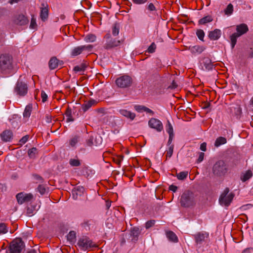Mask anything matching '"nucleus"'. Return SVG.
<instances>
[{
    "label": "nucleus",
    "mask_w": 253,
    "mask_h": 253,
    "mask_svg": "<svg viewBox=\"0 0 253 253\" xmlns=\"http://www.w3.org/2000/svg\"><path fill=\"white\" fill-rule=\"evenodd\" d=\"M135 108L136 110H137L139 112L143 111L146 112L148 113H150L151 114H154V112H153L152 110H151V109H149L148 108L143 106H140V105L135 106Z\"/></svg>",
    "instance_id": "nucleus-30"
},
{
    "label": "nucleus",
    "mask_w": 253,
    "mask_h": 253,
    "mask_svg": "<svg viewBox=\"0 0 253 253\" xmlns=\"http://www.w3.org/2000/svg\"><path fill=\"white\" fill-rule=\"evenodd\" d=\"M86 67V64L84 63H83L79 65L75 66L74 68V71L76 73L84 72Z\"/></svg>",
    "instance_id": "nucleus-28"
},
{
    "label": "nucleus",
    "mask_w": 253,
    "mask_h": 253,
    "mask_svg": "<svg viewBox=\"0 0 253 253\" xmlns=\"http://www.w3.org/2000/svg\"><path fill=\"white\" fill-rule=\"evenodd\" d=\"M70 165L72 167H78L81 165V163L78 159H71L69 161Z\"/></svg>",
    "instance_id": "nucleus-42"
},
{
    "label": "nucleus",
    "mask_w": 253,
    "mask_h": 253,
    "mask_svg": "<svg viewBox=\"0 0 253 253\" xmlns=\"http://www.w3.org/2000/svg\"><path fill=\"white\" fill-rule=\"evenodd\" d=\"M79 138V137L78 136H75L74 137H73L72 138H71L70 141V144L72 146H74L76 144V143L78 142Z\"/></svg>",
    "instance_id": "nucleus-48"
},
{
    "label": "nucleus",
    "mask_w": 253,
    "mask_h": 253,
    "mask_svg": "<svg viewBox=\"0 0 253 253\" xmlns=\"http://www.w3.org/2000/svg\"><path fill=\"white\" fill-rule=\"evenodd\" d=\"M169 189L173 192H175L177 189V187L173 185H170L169 187Z\"/></svg>",
    "instance_id": "nucleus-63"
},
{
    "label": "nucleus",
    "mask_w": 253,
    "mask_h": 253,
    "mask_svg": "<svg viewBox=\"0 0 253 253\" xmlns=\"http://www.w3.org/2000/svg\"><path fill=\"white\" fill-rule=\"evenodd\" d=\"M156 48V45L154 42H153L148 48L147 52L150 53H152L155 52Z\"/></svg>",
    "instance_id": "nucleus-46"
},
{
    "label": "nucleus",
    "mask_w": 253,
    "mask_h": 253,
    "mask_svg": "<svg viewBox=\"0 0 253 253\" xmlns=\"http://www.w3.org/2000/svg\"><path fill=\"white\" fill-rule=\"evenodd\" d=\"M167 131L169 135H174L173 129L172 125L170 124L169 121L167 122Z\"/></svg>",
    "instance_id": "nucleus-40"
},
{
    "label": "nucleus",
    "mask_w": 253,
    "mask_h": 253,
    "mask_svg": "<svg viewBox=\"0 0 253 253\" xmlns=\"http://www.w3.org/2000/svg\"><path fill=\"white\" fill-rule=\"evenodd\" d=\"M96 37L93 34H88L86 36L84 41L86 42H94L96 40Z\"/></svg>",
    "instance_id": "nucleus-39"
},
{
    "label": "nucleus",
    "mask_w": 253,
    "mask_h": 253,
    "mask_svg": "<svg viewBox=\"0 0 253 253\" xmlns=\"http://www.w3.org/2000/svg\"><path fill=\"white\" fill-rule=\"evenodd\" d=\"M38 153V150L37 148L33 147L28 151V155L31 158H34L35 157L36 155Z\"/></svg>",
    "instance_id": "nucleus-41"
},
{
    "label": "nucleus",
    "mask_w": 253,
    "mask_h": 253,
    "mask_svg": "<svg viewBox=\"0 0 253 253\" xmlns=\"http://www.w3.org/2000/svg\"><path fill=\"white\" fill-rule=\"evenodd\" d=\"M166 235L169 240L173 242H177L178 238L175 234L172 231H169L166 232Z\"/></svg>",
    "instance_id": "nucleus-23"
},
{
    "label": "nucleus",
    "mask_w": 253,
    "mask_h": 253,
    "mask_svg": "<svg viewBox=\"0 0 253 253\" xmlns=\"http://www.w3.org/2000/svg\"><path fill=\"white\" fill-rule=\"evenodd\" d=\"M204 153L203 152H201L199 154V158L197 160L198 162V163L201 162L204 159Z\"/></svg>",
    "instance_id": "nucleus-59"
},
{
    "label": "nucleus",
    "mask_w": 253,
    "mask_h": 253,
    "mask_svg": "<svg viewBox=\"0 0 253 253\" xmlns=\"http://www.w3.org/2000/svg\"><path fill=\"white\" fill-rule=\"evenodd\" d=\"M0 137L4 142L10 141L13 138V133L10 130H5L0 134Z\"/></svg>",
    "instance_id": "nucleus-16"
},
{
    "label": "nucleus",
    "mask_w": 253,
    "mask_h": 253,
    "mask_svg": "<svg viewBox=\"0 0 253 253\" xmlns=\"http://www.w3.org/2000/svg\"><path fill=\"white\" fill-rule=\"evenodd\" d=\"M83 52L82 46H79L75 47L71 52V55L75 56L80 54Z\"/></svg>",
    "instance_id": "nucleus-35"
},
{
    "label": "nucleus",
    "mask_w": 253,
    "mask_h": 253,
    "mask_svg": "<svg viewBox=\"0 0 253 253\" xmlns=\"http://www.w3.org/2000/svg\"><path fill=\"white\" fill-rule=\"evenodd\" d=\"M221 32L219 29H215L213 31H210L209 33L208 37L211 40H217L221 36Z\"/></svg>",
    "instance_id": "nucleus-19"
},
{
    "label": "nucleus",
    "mask_w": 253,
    "mask_h": 253,
    "mask_svg": "<svg viewBox=\"0 0 253 253\" xmlns=\"http://www.w3.org/2000/svg\"><path fill=\"white\" fill-rule=\"evenodd\" d=\"M207 144L205 142L202 143L200 145V149L203 151H206Z\"/></svg>",
    "instance_id": "nucleus-60"
},
{
    "label": "nucleus",
    "mask_w": 253,
    "mask_h": 253,
    "mask_svg": "<svg viewBox=\"0 0 253 253\" xmlns=\"http://www.w3.org/2000/svg\"><path fill=\"white\" fill-rule=\"evenodd\" d=\"M236 31L237 35L240 37L246 34L249 31V28L247 24L243 23L236 26Z\"/></svg>",
    "instance_id": "nucleus-18"
},
{
    "label": "nucleus",
    "mask_w": 253,
    "mask_h": 253,
    "mask_svg": "<svg viewBox=\"0 0 253 253\" xmlns=\"http://www.w3.org/2000/svg\"><path fill=\"white\" fill-rule=\"evenodd\" d=\"M228 171V167L225 163L222 160L216 162L212 168V171L214 174L217 176L224 175Z\"/></svg>",
    "instance_id": "nucleus-3"
},
{
    "label": "nucleus",
    "mask_w": 253,
    "mask_h": 253,
    "mask_svg": "<svg viewBox=\"0 0 253 253\" xmlns=\"http://www.w3.org/2000/svg\"><path fill=\"white\" fill-rule=\"evenodd\" d=\"M140 233L141 230L139 228L136 227L132 228L130 231V235L132 237V240L134 241H136Z\"/></svg>",
    "instance_id": "nucleus-20"
},
{
    "label": "nucleus",
    "mask_w": 253,
    "mask_h": 253,
    "mask_svg": "<svg viewBox=\"0 0 253 253\" xmlns=\"http://www.w3.org/2000/svg\"><path fill=\"white\" fill-rule=\"evenodd\" d=\"M195 239L197 244H202L209 236V234L204 232H200L195 235Z\"/></svg>",
    "instance_id": "nucleus-17"
},
{
    "label": "nucleus",
    "mask_w": 253,
    "mask_h": 253,
    "mask_svg": "<svg viewBox=\"0 0 253 253\" xmlns=\"http://www.w3.org/2000/svg\"><path fill=\"white\" fill-rule=\"evenodd\" d=\"M65 115L67 118V122H73L74 121V119L73 118L72 116V110L70 107H68L66 111L65 112Z\"/></svg>",
    "instance_id": "nucleus-33"
},
{
    "label": "nucleus",
    "mask_w": 253,
    "mask_h": 253,
    "mask_svg": "<svg viewBox=\"0 0 253 253\" xmlns=\"http://www.w3.org/2000/svg\"><path fill=\"white\" fill-rule=\"evenodd\" d=\"M252 171L249 170L246 172L242 177H241V180L245 182L250 179L252 176Z\"/></svg>",
    "instance_id": "nucleus-37"
},
{
    "label": "nucleus",
    "mask_w": 253,
    "mask_h": 253,
    "mask_svg": "<svg viewBox=\"0 0 253 253\" xmlns=\"http://www.w3.org/2000/svg\"><path fill=\"white\" fill-rule=\"evenodd\" d=\"M104 38L108 40L104 46V48L106 49L118 46L123 43L124 41L123 39L121 40L113 39L111 38V35L109 33L107 34L104 36Z\"/></svg>",
    "instance_id": "nucleus-6"
},
{
    "label": "nucleus",
    "mask_w": 253,
    "mask_h": 253,
    "mask_svg": "<svg viewBox=\"0 0 253 253\" xmlns=\"http://www.w3.org/2000/svg\"><path fill=\"white\" fill-rule=\"evenodd\" d=\"M234 197V194L233 193H229V189L227 187L219 197V204L222 206L228 207L232 201Z\"/></svg>",
    "instance_id": "nucleus-2"
},
{
    "label": "nucleus",
    "mask_w": 253,
    "mask_h": 253,
    "mask_svg": "<svg viewBox=\"0 0 253 253\" xmlns=\"http://www.w3.org/2000/svg\"><path fill=\"white\" fill-rule=\"evenodd\" d=\"M12 58L8 55H2L0 57V69L4 74H10L12 70Z\"/></svg>",
    "instance_id": "nucleus-1"
},
{
    "label": "nucleus",
    "mask_w": 253,
    "mask_h": 253,
    "mask_svg": "<svg viewBox=\"0 0 253 253\" xmlns=\"http://www.w3.org/2000/svg\"><path fill=\"white\" fill-rule=\"evenodd\" d=\"M41 7L40 17L42 21H45L48 17V8L47 4H42Z\"/></svg>",
    "instance_id": "nucleus-14"
},
{
    "label": "nucleus",
    "mask_w": 253,
    "mask_h": 253,
    "mask_svg": "<svg viewBox=\"0 0 253 253\" xmlns=\"http://www.w3.org/2000/svg\"><path fill=\"white\" fill-rule=\"evenodd\" d=\"M213 20L212 17L210 15H207L201 19H200L198 23L199 24L204 25L208 23L211 22Z\"/></svg>",
    "instance_id": "nucleus-27"
},
{
    "label": "nucleus",
    "mask_w": 253,
    "mask_h": 253,
    "mask_svg": "<svg viewBox=\"0 0 253 253\" xmlns=\"http://www.w3.org/2000/svg\"><path fill=\"white\" fill-rule=\"evenodd\" d=\"M33 198L32 194H26L24 193H19L16 195L17 202L20 204H22L25 202H28L31 201Z\"/></svg>",
    "instance_id": "nucleus-11"
},
{
    "label": "nucleus",
    "mask_w": 253,
    "mask_h": 253,
    "mask_svg": "<svg viewBox=\"0 0 253 253\" xmlns=\"http://www.w3.org/2000/svg\"><path fill=\"white\" fill-rule=\"evenodd\" d=\"M181 205L184 207H189L195 204L194 194L193 193L186 191L183 193L180 199Z\"/></svg>",
    "instance_id": "nucleus-4"
},
{
    "label": "nucleus",
    "mask_w": 253,
    "mask_h": 253,
    "mask_svg": "<svg viewBox=\"0 0 253 253\" xmlns=\"http://www.w3.org/2000/svg\"><path fill=\"white\" fill-rule=\"evenodd\" d=\"M240 36L238 35H237V33H234L231 36H230V39L231 41V47L232 49L234 48L237 42V39Z\"/></svg>",
    "instance_id": "nucleus-31"
},
{
    "label": "nucleus",
    "mask_w": 253,
    "mask_h": 253,
    "mask_svg": "<svg viewBox=\"0 0 253 253\" xmlns=\"http://www.w3.org/2000/svg\"><path fill=\"white\" fill-rule=\"evenodd\" d=\"M86 144L88 146H91L93 144V138L90 136L87 140Z\"/></svg>",
    "instance_id": "nucleus-57"
},
{
    "label": "nucleus",
    "mask_w": 253,
    "mask_h": 253,
    "mask_svg": "<svg viewBox=\"0 0 253 253\" xmlns=\"http://www.w3.org/2000/svg\"><path fill=\"white\" fill-rule=\"evenodd\" d=\"M227 142L226 138L222 136L217 137L214 142V146L218 147L221 145L224 144Z\"/></svg>",
    "instance_id": "nucleus-24"
},
{
    "label": "nucleus",
    "mask_w": 253,
    "mask_h": 253,
    "mask_svg": "<svg viewBox=\"0 0 253 253\" xmlns=\"http://www.w3.org/2000/svg\"><path fill=\"white\" fill-rule=\"evenodd\" d=\"M133 83L132 78L128 75H123L116 80V85L120 88L130 87Z\"/></svg>",
    "instance_id": "nucleus-5"
},
{
    "label": "nucleus",
    "mask_w": 253,
    "mask_h": 253,
    "mask_svg": "<svg viewBox=\"0 0 253 253\" xmlns=\"http://www.w3.org/2000/svg\"><path fill=\"white\" fill-rule=\"evenodd\" d=\"M196 35L199 39L204 41V38L205 36V33L203 30H198L196 32Z\"/></svg>",
    "instance_id": "nucleus-44"
},
{
    "label": "nucleus",
    "mask_w": 253,
    "mask_h": 253,
    "mask_svg": "<svg viewBox=\"0 0 253 253\" xmlns=\"http://www.w3.org/2000/svg\"><path fill=\"white\" fill-rule=\"evenodd\" d=\"M35 207L32 206H28L27 208V214L29 216H32L35 213Z\"/></svg>",
    "instance_id": "nucleus-38"
},
{
    "label": "nucleus",
    "mask_w": 253,
    "mask_h": 253,
    "mask_svg": "<svg viewBox=\"0 0 253 253\" xmlns=\"http://www.w3.org/2000/svg\"><path fill=\"white\" fill-rule=\"evenodd\" d=\"M120 113L130 120H133L135 117V114L125 109H121L119 111Z\"/></svg>",
    "instance_id": "nucleus-21"
},
{
    "label": "nucleus",
    "mask_w": 253,
    "mask_h": 253,
    "mask_svg": "<svg viewBox=\"0 0 253 253\" xmlns=\"http://www.w3.org/2000/svg\"><path fill=\"white\" fill-rule=\"evenodd\" d=\"M82 48L83 49V51L84 50H87L88 51H90L93 48V46L92 45H82Z\"/></svg>",
    "instance_id": "nucleus-53"
},
{
    "label": "nucleus",
    "mask_w": 253,
    "mask_h": 253,
    "mask_svg": "<svg viewBox=\"0 0 253 253\" xmlns=\"http://www.w3.org/2000/svg\"><path fill=\"white\" fill-rule=\"evenodd\" d=\"M174 145H170L169 147L168 150L167 152V157L169 158H170L172 155L173 151Z\"/></svg>",
    "instance_id": "nucleus-47"
},
{
    "label": "nucleus",
    "mask_w": 253,
    "mask_h": 253,
    "mask_svg": "<svg viewBox=\"0 0 253 253\" xmlns=\"http://www.w3.org/2000/svg\"><path fill=\"white\" fill-rule=\"evenodd\" d=\"M149 126L156 129L158 132H161L163 129L162 123L158 119L152 118L148 122Z\"/></svg>",
    "instance_id": "nucleus-10"
},
{
    "label": "nucleus",
    "mask_w": 253,
    "mask_h": 253,
    "mask_svg": "<svg viewBox=\"0 0 253 253\" xmlns=\"http://www.w3.org/2000/svg\"><path fill=\"white\" fill-rule=\"evenodd\" d=\"M120 26L119 23H114L112 27V34L116 37L118 35L120 32Z\"/></svg>",
    "instance_id": "nucleus-25"
},
{
    "label": "nucleus",
    "mask_w": 253,
    "mask_h": 253,
    "mask_svg": "<svg viewBox=\"0 0 253 253\" xmlns=\"http://www.w3.org/2000/svg\"><path fill=\"white\" fill-rule=\"evenodd\" d=\"M204 65L207 70L210 71L213 68V64L210 59L205 58L203 61Z\"/></svg>",
    "instance_id": "nucleus-22"
},
{
    "label": "nucleus",
    "mask_w": 253,
    "mask_h": 253,
    "mask_svg": "<svg viewBox=\"0 0 253 253\" xmlns=\"http://www.w3.org/2000/svg\"><path fill=\"white\" fill-rule=\"evenodd\" d=\"M41 97L43 102H44L47 100V95L44 91H42L41 92Z\"/></svg>",
    "instance_id": "nucleus-56"
},
{
    "label": "nucleus",
    "mask_w": 253,
    "mask_h": 253,
    "mask_svg": "<svg viewBox=\"0 0 253 253\" xmlns=\"http://www.w3.org/2000/svg\"><path fill=\"white\" fill-rule=\"evenodd\" d=\"M188 175V171H181L176 174V176L178 179L183 180L185 179Z\"/></svg>",
    "instance_id": "nucleus-36"
},
{
    "label": "nucleus",
    "mask_w": 253,
    "mask_h": 253,
    "mask_svg": "<svg viewBox=\"0 0 253 253\" xmlns=\"http://www.w3.org/2000/svg\"><path fill=\"white\" fill-rule=\"evenodd\" d=\"M76 234L74 231H70L69 234L67 235V238L68 241L71 242H74L76 240Z\"/></svg>",
    "instance_id": "nucleus-34"
},
{
    "label": "nucleus",
    "mask_w": 253,
    "mask_h": 253,
    "mask_svg": "<svg viewBox=\"0 0 253 253\" xmlns=\"http://www.w3.org/2000/svg\"><path fill=\"white\" fill-rule=\"evenodd\" d=\"M84 189L82 186H77L72 191V196L74 199L77 200L84 194Z\"/></svg>",
    "instance_id": "nucleus-15"
},
{
    "label": "nucleus",
    "mask_w": 253,
    "mask_h": 253,
    "mask_svg": "<svg viewBox=\"0 0 253 253\" xmlns=\"http://www.w3.org/2000/svg\"><path fill=\"white\" fill-rule=\"evenodd\" d=\"M32 110V105L30 104L28 105L26 107L25 110L24 111V113H23L24 117V118H29L31 115Z\"/></svg>",
    "instance_id": "nucleus-32"
},
{
    "label": "nucleus",
    "mask_w": 253,
    "mask_h": 253,
    "mask_svg": "<svg viewBox=\"0 0 253 253\" xmlns=\"http://www.w3.org/2000/svg\"><path fill=\"white\" fill-rule=\"evenodd\" d=\"M123 158H124V156L123 155H120V156H118L117 158H114L113 161L117 165H120L122 161L123 160Z\"/></svg>",
    "instance_id": "nucleus-49"
},
{
    "label": "nucleus",
    "mask_w": 253,
    "mask_h": 253,
    "mask_svg": "<svg viewBox=\"0 0 253 253\" xmlns=\"http://www.w3.org/2000/svg\"><path fill=\"white\" fill-rule=\"evenodd\" d=\"M33 176L35 180H36L37 182L42 183L43 181V178L39 175L34 174H33Z\"/></svg>",
    "instance_id": "nucleus-50"
},
{
    "label": "nucleus",
    "mask_w": 253,
    "mask_h": 253,
    "mask_svg": "<svg viewBox=\"0 0 253 253\" xmlns=\"http://www.w3.org/2000/svg\"><path fill=\"white\" fill-rule=\"evenodd\" d=\"M253 252V249L252 248H247L244 250L242 253H252Z\"/></svg>",
    "instance_id": "nucleus-61"
},
{
    "label": "nucleus",
    "mask_w": 253,
    "mask_h": 253,
    "mask_svg": "<svg viewBox=\"0 0 253 253\" xmlns=\"http://www.w3.org/2000/svg\"><path fill=\"white\" fill-rule=\"evenodd\" d=\"M15 92L20 96L25 95L28 91L27 84L20 80H18L14 88Z\"/></svg>",
    "instance_id": "nucleus-9"
},
{
    "label": "nucleus",
    "mask_w": 253,
    "mask_h": 253,
    "mask_svg": "<svg viewBox=\"0 0 253 253\" xmlns=\"http://www.w3.org/2000/svg\"><path fill=\"white\" fill-rule=\"evenodd\" d=\"M37 27L36 19L34 18L31 19L30 27L31 29H35Z\"/></svg>",
    "instance_id": "nucleus-55"
},
{
    "label": "nucleus",
    "mask_w": 253,
    "mask_h": 253,
    "mask_svg": "<svg viewBox=\"0 0 253 253\" xmlns=\"http://www.w3.org/2000/svg\"><path fill=\"white\" fill-rule=\"evenodd\" d=\"M133 3L137 4H141L146 3L147 0H132Z\"/></svg>",
    "instance_id": "nucleus-58"
},
{
    "label": "nucleus",
    "mask_w": 253,
    "mask_h": 253,
    "mask_svg": "<svg viewBox=\"0 0 253 253\" xmlns=\"http://www.w3.org/2000/svg\"><path fill=\"white\" fill-rule=\"evenodd\" d=\"M155 223V221L154 220H151L147 221L145 223V227L146 229H149L150 227H152Z\"/></svg>",
    "instance_id": "nucleus-51"
},
{
    "label": "nucleus",
    "mask_w": 253,
    "mask_h": 253,
    "mask_svg": "<svg viewBox=\"0 0 253 253\" xmlns=\"http://www.w3.org/2000/svg\"><path fill=\"white\" fill-rule=\"evenodd\" d=\"M63 64L62 61H60L56 57L53 56L49 60L48 66L50 70H53L57 68L59 65H62Z\"/></svg>",
    "instance_id": "nucleus-13"
},
{
    "label": "nucleus",
    "mask_w": 253,
    "mask_h": 253,
    "mask_svg": "<svg viewBox=\"0 0 253 253\" xmlns=\"http://www.w3.org/2000/svg\"><path fill=\"white\" fill-rule=\"evenodd\" d=\"M205 49V47L200 45H195L191 48V51L194 53H201Z\"/></svg>",
    "instance_id": "nucleus-26"
},
{
    "label": "nucleus",
    "mask_w": 253,
    "mask_h": 253,
    "mask_svg": "<svg viewBox=\"0 0 253 253\" xmlns=\"http://www.w3.org/2000/svg\"><path fill=\"white\" fill-rule=\"evenodd\" d=\"M233 11V6L231 3H229L224 10L225 14L226 15H230Z\"/></svg>",
    "instance_id": "nucleus-43"
},
{
    "label": "nucleus",
    "mask_w": 253,
    "mask_h": 253,
    "mask_svg": "<svg viewBox=\"0 0 253 253\" xmlns=\"http://www.w3.org/2000/svg\"><path fill=\"white\" fill-rule=\"evenodd\" d=\"M7 232V229L5 224L0 223V234H5Z\"/></svg>",
    "instance_id": "nucleus-45"
},
{
    "label": "nucleus",
    "mask_w": 253,
    "mask_h": 253,
    "mask_svg": "<svg viewBox=\"0 0 253 253\" xmlns=\"http://www.w3.org/2000/svg\"><path fill=\"white\" fill-rule=\"evenodd\" d=\"M148 9L150 11H154L155 10V7L152 3H150L148 5Z\"/></svg>",
    "instance_id": "nucleus-62"
},
{
    "label": "nucleus",
    "mask_w": 253,
    "mask_h": 253,
    "mask_svg": "<svg viewBox=\"0 0 253 253\" xmlns=\"http://www.w3.org/2000/svg\"><path fill=\"white\" fill-rule=\"evenodd\" d=\"M177 86L176 83L173 81L171 84L169 86V88L170 89H174L177 87Z\"/></svg>",
    "instance_id": "nucleus-64"
},
{
    "label": "nucleus",
    "mask_w": 253,
    "mask_h": 253,
    "mask_svg": "<svg viewBox=\"0 0 253 253\" xmlns=\"http://www.w3.org/2000/svg\"><path fill=\"white\" fill-rule=\"evenodd\" d=\"M38 191L42 194L43 195L45 193L46 189L43 185H39L38 187Z\"/></svg>",
    "instance_id": "nucleus-52"
},
{
    "label": "nucleus",
    "mask_w": 253,
    "mask_h": 253,
    "mask_svg": "<svg viewBox=\"0 0 253 253\" xmlns=\"http://www.w3.org/2000/svg\"><path fill=\"white\" fill-rule=\"evenodd\" d=\"M78 245L84 250H86L95 246L92 241L86 236L79 239Z\"/></svg>",
    "instance_id": "nucleus-8"
},
{
    "label": "nucleus",
    "mask_w": 253,
    "mask_h": 253,
    "mask_svg": "<svg viewBox=\"0 0 253 253\" xmlns=\"http://www.w3.org/2000/svg\"><path fill=\"white\" fill-rule=\"evenodd\" d=\"M13 22L17 25H24L28 23V20L23 14L14 15L12 18Z\"/></svg>",
    "instance_id": "nucleus-12"
},
{
    "label": "nucleus",
    "mask_w": 253,
    "mask_h": 253,
    "mask_svg": "<svg viewBox=\"0 0 253 253\" xmlns=\"http://www.w3.org/2000/svg\"><path fill=\"white\" fill-rule=\"evenodd\" d=\"M24 247V242L20 238H17L10 243L9 253H20Z\"/></svg>",
    "instance_id": "nucleus-7"
},
{
    "label": "nucleus",
    "mask_w": 253,
    "mask_h": 253,
    "mask_svg": "<svg viewBox=\"0 0 253 253\" xmlns=\"http://www.w3.org/2000/svg\"><path fill=\"white\" fill-rule=\"evenodd\" d=\"M95 103V101L94 100H90L85 103L82 106V109L85 112L90 108L93 104Z\"/></svg>",
    "instance_id": "nucleus-29"
},
{
    "label": "nucleus",
    "mask_w": 253,
    "mask_h": 253,
    "mask_svg": "<svg viewBox=\"0 0 253 253\" xmlns=\"http://www.w3.org/2000/svg\"><path fill=\"white\" fill-rule=\"evenodd\" d=\"M29 137V136L28 135L23 136L19 141L20 144L22 145L25 144L28 141Z\"/></svg>",
    "instance_id": "nucleus-54"
}]
</instances>
